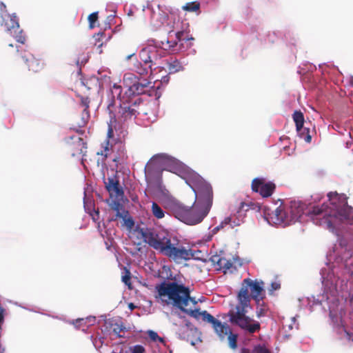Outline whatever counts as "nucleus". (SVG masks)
I'll return each mask as SVG.
<instances>
[{
  "instance_id": "1",
  "label": "nucleus",
  "mask_w": 353,
  "mask_h": 353,
  "mask_svg": "<svg viewBox=\"0 0 353 353\" xmlns=\"http://www.w3.org/2000/svg\"><path fill=\"white\" fill-rule=\"evenodd\" d=\"M263 288V281L252 280L250 278L243 280L237 294L238 303L228 313L229 322L232 325L240 327L250 334L261 330L260 323L246 314L248 308L250 307L251 299H253L256 305H259V301H262L265 298V293Z\"/></svg>"
},
{
  "instance_id": "2",
  "label": "nucleus",
  "mask_w": 353,
  "mask_h": 353,
  "mask_svg": "<svg viewBox=\"0 0 353 353\" xmlns=\"http://www.w3.org/2000/svg\"><path fill=\"white\" fill-rule=\"evenodd\" d=\"M186 183L194 192L196 201L191 207L175 203L172 210L179 220L188 225H195L201 222L210 210L213 202L212 188L196 173H190Z\"/></svg>"
},
{
  "instance_id": "3",
  "label": "nucleus",
  "mask_w": 353,
  "mask_h": 353,
  "mask_svg": "<svg viewBox=\"0 0 353 353\" xmlns=\"http://www.w3.org/2000/svg\"><path fill=\"white\" fill-rule=\"evenodd\" d=\"M139 232L145 243L177 263L197 257L191 249L180 245L177 239L176 243L172 242L168 234L163 232H157L154 229L146 228H140Z\"/></svg>"
},
{
  "instance_id": "4",
  "label": "nucleus",
  "mask_w": 353,
  "mask_h": 353,
  "mask_svg": "<svg viewBox=\"0 0 353 353\" xmlns=\"http://www.w3.org/2000/svg\"><path fill=\"white\" fill-rule=\"evenodd\" d=\"M156 290L163 301L181 310L190 303L194 306L197 304L194 298L190 296V288L176 281H163L156 286Z\"/></svg>"
},
{
  "instance_id": "5",
  "label": "nucleus",
  "mask_w": 353,
  "mask_h": 353,
  "mask_svg": "<svg viewBox=\"0 0 353 353\" xmlns=\"http://www.w3.org/2000/svg\"><path fill=\"white\" fill-rule=\"evenodd\" d=\"M330 206L323 203L321 206H312L311 212L316 219L319 220V225H324L327 229L334 231L339 214H335L336 210H344L347 205L345 195H340L336 192H330L327 194Z\"/></svg>"
},
{
  "instance_id": "6",
  "label": "nucleus",
  "mask_w": 353,
  "mask_h": 353,
  "mask_svg": "<svg viewBox=\"0 0 353 353\" xmlns=\"http://www.w3.org/2000/svg\"><path fill=\"white\" fill-rule=\"evenodd\" d=\"M143 101L137 96L123 97L119 104L118 117L121 121L134 120L142 110Z\"/></svg>"
},
{
  "instance_id": "7",
  "label": "nucleus",
  "mask_w": 353,
  "mask_h": 353,
  "mask_svg": "<svg viewBox=\"0 0 353 353\" xmlns=\"http://www.w3.org/2000/svg\"><path fill=\"white\" fill-rule=\"evenodd\" d=\"M159 160L163 162L165 170L179 175L185 171V165L176 159L165 154H157L149 161L145 167V173L147 177L153 176L155 168L156 161Z\"/></svg>"
},
{
  "instance_id": "8",
  "label": "nucleus",
  "mask_w": 353,
  "mask_h": 353,
  "mask_svg": "<svg viewBox=\"0 0 353 353\" xmlns=\"http://www.w3.org/2000/svg\"><path fill=\"white\" fill-rule=\"evenodd\" d=\"M305 204L300 201H292L288 212L290 223L300 221L303 214L310 215L314 223L319 225V220L316 219V216L311 212L312 207L307 212H305Z\"/></svg>"
},
{
  "instance_id": "9",
  "label": "nucleus",
  "mask_w": 353,
  "mask_h": 353,
  "mask_svg": "<svg viewBox=\"0 0 353 353\" xmlns=\"http://www.w3.org/2000/svg\"><path fill=\"white\" fill-rule=\"evenodd\" d=\"M170 9L165 6L159 5L157 10H152L150 24L154 30H158L168 23Z\"/></svg>"
},
{
  "instance_id": "10",
  "label": "nucleus",
  "mask_w": 353,
  "mask_h": 353,
  "mask_svg": "<svg viewBox=\"0 0 353 353\" xmlns=\"http://www.w3.org/2000/svg\"><path fill=\"white\" fill-rule=\"evenodd\" d=\"M276 185L272 182L265 183L263 179L256 178L252 180V190L253 192H259L263 197L270 196L274 190Z\"/></svg>"
},
{
  "instance_id": "11",
  "label": "nucleus",
  "mask_w": 353,
  "mask_h": 353,
  "mask_svg": "<svg viewBox=\"0 0 353 353\" xmlns=\"http://www.w3.org/2000/svg\"><path fill=\"white\" fill-rule=\"evenodd\" d=\"M268 221L275 225L283 224L290 225V218L288 211H285L283 207L279 206L274 210L268 214Z\"/></svg>"
},
{
  "instance_id": "12",
  "label": "nucleus",
  "mask_w": 353,
  "mask_h": 353,
  "mask_svg": "<svg viewBox=\"0 0 353 353\" xmlns=\"http://www.w3.org/2000/svg\"><path fill=\"white\" fill-rule=\"evenodd\" d=\"M69 139L68 141V151L71 153V155L73 157L80 154L85 155L87 146L83 139L77 136H71Z\"/></svg>"
},
{
  "instance_id": "13",
  "label": "nucleus",
  "mask_w": 353,
  "mask_h": 353,
  "mask_svg": "<svg viewBox=\"0 0 353 353\" xmlns=\"http://www.w3.org/2000/svg\"><path fill=\"white\" fill-rule=\"evenodd\" d=\"M139 57L144 65H156L160 59V56L157 50L154 47H148L143 48L139 52Z\"/></svg>"
},
{
  "instance_id": "14",
  "label": "nucleus",
  "mask_w": 353,
  "mask_h": 353,
  "mask_svg": "<svg viewBox=\"0 0 353 353\" xmlns=\"http://www.w3.org/2000/svg\"><path fill=\"white\" fill-rule=\"evenodd\" d=\"M292 118L296 125V131L301 133V137H303L306 142L310 143L312 140V137L309 134V128H303L305 120L303 112L300 110L294 111Z\"/></svg>"
},
{
  "instance_id": "15",
  "label": "nucleus",
  "mask_w": 353,
  "mask_h": 353,
  "mask_svg": "<svg viewBox=\"0 0 353 353\" xmlns=\"http://www.w3.org/2000/svg\"><path fill=\"white\" fill-rule=\"evenodd\" d=\"M206 318L208 320V323L212 325L215 332L221 339H224L231 331L230 327L227 323H222L212 315H208Z\"/></svg>"
},
{
  "instance_id": "16",
  "label": "nucleus",
  "mask_w": 353,
  "mask_h": 353,
  "mask_svg": "<svg viewBox=\"0 0 353 353\" xmlns=\"http://www.w3.org/2000/svg\"><path fill=\"white\" fill-rule=\"evenodd\" d=\"M22 59L27 65L29 71L34 73L41 72L44 68V63L39 59L36 58L33 54L28 53L22 56Z\"/></svg>"
},
{
  "instance_id": "17",
  "label": "nucleus",
  "mask_w": 353,
  "mask_h": 353,
  "mask_svg": "<svg viewBox=\"0 0 353 353\" xmlns=\"http://www.w3.org/2000/svg\"><path fill=\"white\" fill-rule=\"evenodd\" d=\"M121 86L117 84H114L110 90L107 104V108L109 110L110 114H113L114 107L116 104V99H119L120 101L121 99H122V97H121Z\"/></svg>"
},
{
  "instance_id": "18",
  "label": "nucleus",
  "mask_w": 353,
  "mask_h": 353,
  "mask_svg": "<svg viewBox=\"0 0 353 353\" xmlns=\"http://www.w3.org/2000/svg\"><path fill=\"white\" fill-rule=\"evenodd\" d=\"M104 183L111 196L119 197L123 195V191L120 188L119 180L116 177L104 178Z\"/></svg>"
},
{
  "instance_id": "19",
  "label": "nucleus",
  "mask_w": 353,
  "mask_h": 353,
  "mask_svg": "<svg viewBox=\"0 0 353 353\" xmlns=\"http://www.w3.org/2000/svg\"><path fill=\"white\" fill-rule=\"evenodd\" d=\"M152 82L147 78H140L135 84L130 85V92L132 96H137L145 94L148 88L151 87Z\"/></svg>"
},
{
  "instance_id": "20",
  "label": "nucleus",
  "mask_w": 353,
  "mask_h": 353,
  "mask_svg": "<svg viewBox=\"0 0 353 353\" xmlns=\"http://www.w3.org/2000/svg\"><path fill=\"white\" fill-rule=\"evenodd\" d=\"M244 219L245 218L243 216H239L238 214L225 217L219 225L214 228V230L218 231L226 225H230L232 228H234V227L239 226L242 223H243Z\"/></svg>"
},
{
  "instance_id": "21",
  "label": "nucleus",
  "mask_w": 353,
  "mask_h": 353,
  "mask_svg": "<svg viewBox=\"0 0 353 353\" xmlns=\"http://www.w3.org/2000/svg\"><path fill=\"white\" fill-rule=\"evenodd\" d=\"M90 102V101L88 97H81V105L83 108V110L81 113V121L77 122L79 128L84 127L90 119V112L88 110Z\"/></svg>"
},
{
  "instance_id": "22",
  "label": "nucleus",
  "mask_w": 353,
  "mask_h": 353,
  "mask_svg": "<svg viewBox=\"0 0 353 353\" xmlns=\"http://www.w3.org/2000/svg\"><path fill=\"white\" fill-rule=\"evenodd\" d=\"M175 37L176 40L174 41L167 40L168 47L170 49H174L177 46L178 42L193 39L192 37H190L189 32L185 30L177 31L175 33Z\"/></svg>"
},
{
  "instance_id": "23",
  "label": "nucleus",
  "mask_w": 353,
  "mask_h": 353,
  "mask_svg": "<svg viewBox=\"0 0 353 353\" xmlns=\"http://www.w3.org/2000/svg\"><path fill=\"white\" fill-rule=\"evenodd\" d=\"M336 213L339 214L336 221H345L350 224H353V210L352 207L346 205L344 210H336Z\"/></svg>"
},
{
  "instance_id": "24",
  "label": "nucleus",
  "mask_w": 353,
  "mask_h": 353,
  "mask_svg": "<svg viewBox=\"0 0 353 353\" xmlns=\"http://www.w3.org/2000/svg\"><path fill=\"white\" fill-rule=\"evenodd\" d=\"M181 311L190 315V316L194 318L196 320H199L201 318L203 321L208 323V320L207 319L206 316L208 315H211L206 310L201 312L199 309L192 310L190 307L189 308L188 306H185V308L182 309Z\"/></svg>"
},
{
  "instance_id": "25",
  "label": "nucleus",
  "mask_w": 353,
  "mask_h": 353,
  "mask_svg": "<svg viewBox=\"0 0 353 353\" xmlns=\"http://www.w3.org/2000/svg\"><path fill=\"white\" fill-rule=\"evenodd\" d=\"M133 70L139 75L140 78H146L152 72V67L151 65H143L141 62L137 61L134 64Z\"/></svg>"
},
{
  "instance_id": "26",
  "label": "nucleus",
  "mask_w": 353,
  "mask_h": 353,
  "mask_svg": "<svg viewBox=\"0 0 353 353\" xmlns=\"http://www.w3.org/2000/svg\"><path fill=\"white\" fill-rule=\"evenodd\" d=\"M5 27L7 30L12 31L19 28V20L15 14H8L4 19Z\"/></svg>"
},
{
  "instance_id": "27",
  "label": "nucleus",
  "mask_w": 353,
  "mask_h": 353,
  "mask_svg": "<svg viewBox=\"0 0 353 353\" xmlns=\"http://www.w3.org/2000/svg\"><path fill=\"white\" fill-rule=\"evenodd\" d=\"M217 265L219 268L223 270L224 273L233 272L236 270L233 262L230 259H227L225 257H220L217 261Z\"/></svg>"
},
{
  "instance_id": "28",
  "label": "nucleus",
  "mask_w": 353,
  "mask_h": 353,
  "mask_svg": "<svg viewBox=\"0 0 353 353\" xmlns=\"http://www.w3.org/2000/svg\"><path fill=\"white\" fill-rule=\"evenodd\" d=\"M183 69V66L181 65L179 61L177 59L171 60L168 63V70L170 74L176 73Z\"/></svg>"
},
{
  "instance_id": "29",
  "label": "nucleus",
  "mask_w": 353,
  "mask_h": 353,
  "mask_svg": "<svg viewBox=\"0 0 353 353\" xmlns=\"http://www.w3.org/2000/svg\"><path fill=\"white\" fill-rule=\"evenodd\" d=\"M139 79V77L133 73H126L123 77V81L130 90V85L135 84Z\"/></svg>"
},
{
  "instance_id": "30",
  "label": "nucleus",
  "mask_w": 353,
  "mask_h": 353,
  "mask_svg": "<svg viewBox=\"0 0 353 353\" xmlns=\"http://www.w3.org/2000/svg\"><path fill=\"white\" fill-rule=\"evenodd\" d=\"M182 9L186 12H197L200 9V3L198 1L187 3L182 6Z\"/></svg>"
},
{
  "instance_id": "31",
  "label": "nucleus",
  "mask_w": 353,
  "mask_h": 353,
  "mask_svg": "<svg viewBox=\"0 0 353 353\" xmlns=\"http://www.w3.org/2000/svg\"><path fill=\"white\" fill-rule=\"evenodd\" d=\"M242 353H271L270 351L263 345H257L254 346L250 352L248 349H243Z\"/></svg>"
},
{
  "instance_id": "32",
  "label": "nucleus",
  "mask_w": 353,
  "mask_h": 353,
  "mask_svg": "<svg viewBox=\"0 0 353 353\" xmlns=\"http://www.w3.org/2000/svg\"><path fill=\"white\" fill-rule=\"evenodd\" d=\"M152 212L158 219H162L165 216L163 209L155 202H153L152 204Z\"/></svg>"
},
{
  "instance_id": "33",
  "label": "nucleus",
  "mask_w": 353,
  "mask_h": 353,
  "mask_svg": "<svg viewBox=\"0 0 353 353\" xmlns=\"http://www.w3.org/2000/svg\"><path fill=\"white\" fill-rule=\"evenodd\" d=\"M254 204L252 203H248L245 202H241L238 208L236 214H238L239 216H243L245 218V212L248 211L249 209L251 208V207Z\"/></svg>"
},
{
  "instance_id": "34",
  "label": "nucleus",
  "mask_w": 353,
  "mask_h": 353,
  "mask_svg": "<svg viewBox=\"0 0 353 353\" xmlns=\"http://www.w3.org/2000/svg\"><path fill=\"white\" fill-rule=\"evenodd\" d=\"M226 336H228L229 346L232 349H236L237 347L238 335L236 334H233L232 331H230Z\"/></svg>"
},
{
  "instance_id": "35",
  "label": "nucleus",
  "mask_w": 353,
  "mask_h": 353,
  "mask_svg": "<svg viewBox=\"0 0 353 353\" xmlns=\"http://www.w3.org/2000/svg\"><path fill=\"white\" fill-rule=\"evenodd\" d=\"M257 305L256 311V316L258 318H261L262 316H265L268 310H267L266 306L265 305L264 303H261V301H259V305Z\"/></svg>"
},
{
  "instance_id": "36",
  "label": "nucleus",
  "mask_w": 353,
  "mask_h": 353,
  "mask_svg": "<svg viewBox=\"0 0 353 353\" xmlns=\"http://www.w3.org/2000/svg\"><path fill=\"white\" fill-rule=\"evenodd\" d=\"M113 332L118 336L122 337L123 336L121 334V332H124L125 330V326L122 323H114L113 325Z\"/></svg>"
},
{
  "instance_id": "37",
  "label": "nucleus",
  "mask_w": 353,
  "mask_h": 353,
  "mask_svg": "<svg viewBox=\"0 0 353 353\" xmlns=\"http://www.w3.org/2000/svg\"><path fill=\"white\" fill-rule=\"evenodd\" d=\"M95 322V317L94 316H89L85 319H78L76 320L75 324L77 323H83L84 325L90 324L92 325Z\"/></svg>"
},
{
  "instance_id": "38",
  "label": "nucleus",
  "mask_w": 353,
  "mask_h": 353,
  "mask_svg": "<svg viewBox=\"0 0 353 353\" xmlns=\"http://www.w3.org/2000/svg\"><path fill=\"white\" fill-rule=\"evenodd\" d=\"M131 274L130 272L125 268V274L122 276V281L131 288Z\"/></svg>"
},
{
  "instance_id": "39",
  "label": "nucleus",
  "mask_w": 353,
  "mask_h": 353,
  "mask_svg": "<svg viewBox=\"0 0 353 353\" xmlns=\"http://www.w3.org/2000/svg\"><path fill=\"white\" fill-rule=\"evenodd\" d=\"M98 19V12H92L88 16L89 26L90 28H93L95 26V23Z\"/></svg>"
},
{
  "instance_id": "40",
  "label": "nucleus",
  "mask_w": 353,
  "mask_h": 353,
  "mask_svg": "<svg viewBox=\"0 0 353 353\" xmlns=\"http://www.w3.org/2000/svg\"><path fill=\"white\" fill-rule=\"evenodd\" d=\"M148 335L150 338L151 340L153 341H159V342H163V339L160 337L158 334L153 331V330H149L148 331Z\"/></svg>"
},
{
  "instance_id": "41",
  "label": "nucleus",
  "mask_w": 353,
  "mask_h": 353,
  "mask_svg": "<svg viewBox=\"0 0 353 353\" xmlns=\"http://www.w3.org/2000/svg\"><path fill=\"white\" fill-rule=\"evenodd\" d=\"M112 119H114V123L116 122V119L115 118H112V119L110 120V123L108 124V132H107V136L109 139L112 138L114 137V131H113V127H112Z\"/></svg>"
},
{
  "instance_id": "42",
  "label": "nucleus",
  "mask_w": 353,
  "mask_h": 353,
  "mask_svg": "<svg viewBox=\"0 0 353 353\" xmlns=\"http://www.w3.org/2000/svg\"><path fill=\"white\" fill-rule=\"evenodd\" d=\"M145 348L141 345H136L132 350V353H144Z\"/></svg>"
},
{
  "instance_id": "43",
  "label": "nucleus",
  "mask_w": 353,
  "mask_h": 353,
  "mask_svg": "<svg viewBox=\"0 0 353 353\" xmlns=\"http://www.w3.org/2000/svg\"><path fill=\"white\" fill-rule=\"evenodd\" d=\"M15 39L17 42L21 43L22 44L26 42V37L22 34V30L19 32V34L15 36Z\"/></svg>"
},
{
  "instance_id": "44",
  "label": "nucleus",
  "mask_w": 353,
  "mask_h": 353,
  "mask_svg": "<svg viewBox=\"0 0 353 353\" xmlns=\"http://www.w3.org/2000/svg\"><path fill=\"white\" fill-rule=\"evenodd\" d=\"M122 206L121 205L120 203H117L115 204V206L113 208V209L117 211V217H120V218H123V215L120 213V208H121Z\"/></svg>"
},
{
  "instance_id": "45",
  "label": "nucleus",
  "mask_w": 353,
  "mask_h": 353,
  "mask_svg": "<svg viewBox=\"0 0 353 353\" xmlns=\"http://www.w3.org/2000/svg\"><path fill=\"white\" fill-rule=\"evenodd\" d=\"M280 288H281V284L279 283L272 282L271 283V288H270V291H271L272 292L275 290L280 289Z\"/></svg>"
},
{
  "instance_id": "46",
  "label": "nucleus",
  "mask_w": 353,
  "mask_h": 353,
  "mask_svg": "<svg viewBox=\"0 0 353 353\" xmlns=\"http://www.w3.org/2000/svg\"><path fill=\"white\" fill-rule=\"evenodd\" d=\"M86 61H87V59H85V58L82 59L81 60H80L79 58L74 59V62H75L76 65L77 66H79L80 68L83 65H84L86 63Z\"/></svg>"
},
{
  "instance_id": "47",
  "label": "nucleus",
  "mask_w": 353,
  "mask_h": 353,
  "mask_svg": "<svg viewBox=\"0 0 353 353\" xmlns=\"http://www.w3.org/2000/svg\"><path fill=\"white\" fill-rule=\"evenodd\" d=\"M192 252L194 253L195 254V256H196L197 257H192V259H196V260H203V259H201V257L200 256V254H201V250H192ZM203 261H205V259H203Z\"/></svg>"
},
{
  "instance_id": "48",
  "label": "nucleus",
  "mask_w": 353,
  "mask_h": 353,
  "mask_svg": "<svg viewBox=\"0 0 353 353\" xmlns=\"http://www.w3.org/2000/svg\"><path fill=\"white\" fill-rule=\"evenodd\" d=\"M192 327H193V325H192V323L188 320H185V327H183V328L192 330Z\"/></svg>"
},
{
  "instance_id": "49",
  "label": "nucleus",
  "mask_w": 353,
  "mask_h": 353,
  "mask_svg": "<svg viewBox=\"0 0 353 353\" xmlns=\"http://www.w3.org/2000/svg\"><path fill=\"white\" fill-rule=\"evenodd\" d=\"M345 334H346V336H347V339L350 341H353V334L352 333H350L349 332H345Z\"/></svg>"
},
{
  "instance_id": "50",
  "label": "nucleus",
  "mask_w": 353,
  "mask_h": 353,
  "mask_svg": "<svg viewBox=\"0 0 353 353\" xmlns=\"http://www.w3.org/2000/svg\"><path fill=\"white\" fill-rule=\"evenodd\" d=\"M129 307H130L131 310H133V309L135 307V306L134 305V304H133V303H130V304H129Z\"/></svg>"
},
{
  "instance_id": "51",
  "label": "nucleus",
  "mask_w": 353,
  "mask_h": 353,
  "mask_svg": "<svg viewBox=\"0 0 353 353\" xmlns=\"http://www.w3.org/2000/svg\"><path fill=\"white\" fill-rule=\"evenodd\" d=\"M105 35L104 32H99L97 34V37H103Z\"/></svg>"
},
{
  "instance_id": "52",
  "label": "nucleus",
  "mask_w": 353,
  "mask_h": 353,
  "mask_svg": "<svg viewBox=\"0 0 353 353\" xmlns=\"http://www.w3.org/2000/svg\"><path fill=\"white\" fill-rule=\"evenodd\" d=\"M134 54H135V53H132V54L128 55V56L127 57V59H130L132 56H134Z\"/></svg>"
},
{
  "instance_id": "53",
  "label": "nucleus",
  "mask_w": 353,
  "mask_h": 353,
  "mask_svg": "<svg viewBox=\"0 0 353 353\" xmlns=\"http://www.w3.org/2000/svg\"><path fill=\"white\" fill-rule=\"evenodd\" d=\"M77 132L79 134H83V130H77Z\"/></svg>"
},
{
  "instance_id": "54",
  "label": "nucleus",
  "mask_w": 353,
  "mask_h": 353,
  "mask_svg": "<svg viewBox=\"0 0 353 353\" xmlns=\"http://www.w3.org/2000/svg\"><path fill=\"white\" fill-rule=\"evenodd\" d=\"M102 45H103V43H100V44H99L98 48H101V47L102 46Z\"/></svg>"
},
{
  "instance_id": "55",
  "label": "nucleus",
  "mask_w": 353,
  "mask_h": 353,
  "mask_svg": "<svg viewBox=\"0 0 353 353\" xmlns=\"http://www.w3.org/2000/svg\"><path fill=\"white\" fill-rule=\"evenodd\" d=\"M166 78H167V77H163V81H167V79H166Z\"/></svg>"
},
{
  "instance_id": "56",
  "label": "nucleus",
  "mask_w": 353,
  "mask_h": 353,
  "mask_svg": "<svg viewBox=\"0 0 353 353\" xmlns=\"http://www.w3.org/2000/svg\"><path fill=\"white\" fill-rule=\"evenodd\" d=\"M166 78H167V77H163V81H167V79H166Z\"/></svg>"
},
{
  "instance_id": "57",
  "label": "nucleus",
  "mask_w": 353,
  "mask_h": 353,
  "mask_svg": "<svg viewBox=\"0 0 353 353\" xmlns=\"http://www.w3.org/2000/svg\"><path fill=\"white\" fill-rule=\"evenodd\" d=\"M9 46H10V47H13V45H12V43H10V44H9Z\"/></svg>"
},
{
  "instance_id": "58",
  "label": "nucleus",
  "mask_w": 353,
  "mask_h": 353,
  "mask_svg": "<svg viewBox=\"0 0 353 353\" xmlns=\"http://www.w3.org/2000/svg\"><path fill=\"white\" fill-rule=\"evenodd\" d=\"M130 222H131V225H133V223H134L133 221H130Z\"/></svg>"
}]
</instances>
